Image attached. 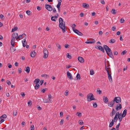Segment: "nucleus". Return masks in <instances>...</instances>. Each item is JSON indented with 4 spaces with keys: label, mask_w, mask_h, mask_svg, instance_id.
<instances>
[{
    "label": "nucleus",
    "mask_w": 130,
    "mask_h": 130,
    "mask_svg": "<svg viewBox=\"0 0 130 130\" xmlns=\"http://www.w3.org/2000/svg\"><path fill=\"white\" fill-rule=\"evenodd\" d=\"M59 27L62 29L63 32H64L66 31V26L65 25V22L63 21L62 19L60 18L59 19Z\"/></svg>",
    "instance_id": "nucleus-1"
},
{
    "label": "nucleus",
    "mask_w": 130,
    "mask_h": 130,
    "mask_svg": "<svg viewBox=\"0 0 130 130\" xmlns=\"http://www.w3.org/2000/svg\"><path fill=\"white\" fill-rule=\"evenodd\" d=\"M103 47L108 56L110 58H113V56L112 55L111 51L108 46L106 45H104Z\"/></svg>",
    "instance_id": "nucleus-2"
},
{
    "label": "nucleus",
    "mask_w": 130,
    "mask_h": 130,
    "mask_svg": "<svg viewBox=\"0 0 130 130\" xmlns=\"http://www.w3.org/2000/svg\"><path fill=\"white\" fill-rule=\"evenodd\" d=\"M94 98V96L91 93H89L87 95V100L88 101L90 102L92 100H95Z\"/></svg>",
    "instance_id": "nucleus-3"
},
{
    "label": "nucleus",
    "mask_w": 130,
    "mask_h": 130,
    "mask_svg": "<svg viewBox=\"0 0 130 130\" xmlns=\"http://www.w3.org/2000/svg\"><path fill=\"white\" fill-rule=\"evenodd\" d=\"M45 7L46 9L49 11H51L53 10L52 6L51 5L46 4L45 5Z\"/></svg>",
    "instance_id": "nucleus-4"
},
{
    "label": "nucleus",
    "mask_w": 130,
    "mask_h": 130,
    "mask_svg": "<svg viewBox=\"0 0 130 130\" xmlns=\"http://www.w3.org/2000/svg\"><path fill=\"white\" fill-rule=\"evenodd\" d=\"M18 36V34L17 32H15L13 33L12 35V38L11 40L12 42H14L15 41V39L17 38Z\"/></svg>",
    "instance_id": "nucleus-5"
},
{
    "label": "nucleus",
    "mask_w": 130,
    "mask_h": 130,
    "mask_svg": "<svg viewBox=\"0 0 130 130\" xmlns=\"http://www.w3.org/2000/svg\"><path fill=\"white\" fill-rule=\"evenodd\" d=\"M114 102L119 103L121 102L120 98L119 97H116L113 100Z\"/></svg>",
    "instance_id": "nucleus-6"
},
{
    "label": "nucleus",
    "mask_w": 130,
    "mask_h": 130,
    "mask_svg": "<svg viewBox=\"0 0 130 130\" xmlns=\"http://www.w3.org/2000/svg\"><path fill=\"white\" fill-rule=\"evenodd\" d=\"M58 14L57 13L56 15L54 16L51 17V20L52 21L55 22L56 21L57 18H58Z\"/></svg>",
    "instance_id": "nucleus-7"
},
{
    "label": "nucleus",
    "mask_w": 130,
    "mask_h": 130,
    "mask_svg": "<svg viewBox=\"0 0 130 130\" xmlns=\"http://www.w3.org/2000/svg\"><path fill=\"white\" fill-rule=\"evenodd\" d=\"M44 56V58H46L48 57V52L47 50H43Z\"/></svg>",
    "instance_id": "nucleus-8"
},
{
    "label": "nucleus",
    "mask_w": 130,
    "mask_h": 130,
    "mask_svg": "<svg viewBox=\"0 0 130 130\" xmlns=\"http://www.w3.org/2000/svg\"><path fill=\"white\" fill-rule=\"evenodd\" d=\"M110 72H108L107 73L108 79H109V81L110 83H112V78L111 76V71H110Z\"/></svg>",
    "instance_id": "nucleus-9"
},
{
    "label": "nucleus",
    "mask_w": 130,
    "mask_h": 130,
    "mask_svg": "<svg viewBox=\"0 0 130 130\" xmlns=\"http://www.w3.org/2000/svg\"><path fill=\"white\" fill-rule=\"evenodd\" d=\"M95 48H96L98 49V50L102 51L103 53L105 52L104 51L103 48L100 45L96 46H95Z\"/></svg>",
    "instance_id": "nucleus-10"
},
{
    "label": "nucleus",
    "mask_w": 130,
    "mask_h": 130,
    "mask_svg": "<svg viewBox=\"0 0 130 130\" xmlns=\"http://www.w3.org/2000/svg\"><path fill=\"white\" fill-rule=\"evenodd\" d=\"M122 108V105L121 104H118L116 106V110L117 111L121 109Z\"/></svg>",
    "instance_id": "nucleus-11"
},
{
    "label": "nucleus",
    "mask_w": 130,
    "mask_h": 130,
    "mask_svg": "<svg viewBox=\"0 0 130 130\" xmlns=\"http://www.w3.org/2000/svg\"><path fill=\"white\" fill-rule=\"evenodd\" d=\"M75 30L74 32L79 36H82L83 35V34L76 29H75Z\"/></svg>",
    "instance_id": "nucleus-12"
},
{
    "label": "nucleus",
    "mask_w": 130,
    "mask_h": 130,
    "mask_svg": "<svg viewBox=\"0 0 130 130\" xmlns=\"http://www.w3.org/2000/svg\"><path fill=\"white\" fill-rule=\"evenodd\" d=\"M78 59L79 61L81 63H83L84 62V58L81 57H78Z\"/></svg>",
    "instance_id": "nucleus-13"
},
{
    "label": "nucleus",
    "mask_w": 130,
    "mask_h": 130,
    "mask_svg": "<svg viewBox=\"0 0 130 130\" xmlns=\"http://www.w3.org/2000/svg\"><path fill=\"white\" fill-rule=\"evenodd\" d=\"M67 74L68 77L71 80H72L73 79V77L72 74L71 73L69 72H67Z\"/></svg>",
    "instance_id": "nucleus-14"
},
{
    "label": "nucleus",
    "mask_w": 130,
    "mask_h": 130,
    "mask_svg": "<svg viewBox=\"0 0 130 130\" xmlns=\"http://www.w3.org/2000/svg\"><path fill=\"white\" fill-rule=\"evenodd\" d=\"M103 101L106 103H107L108 102V99L107 97H105V96L103 97Z\"/></svg>",
    "instance_id": "nucleus-15"
},
{
    "label": "nucleus",
    "mask_w": 130,
    "mask_h": 130,
    "mask_svg": "<svg viewBox=\"0 0 130 130\" xmlns=\"http://www.w3.org/2000/svg\"><path fill=\"white\" fill-rule=\"evenodd\" d=\"M82 6L83 7L86 8H89V5L86 3H84L83 4Z\"/></svg>",
    "instance_id": "nucleus-16"
},
{
    "label": "nucleus",
    "mask_w": 130,
    "mask_h": 130,
    "mask_svg": "<svg viewBox=\"0 0 130 130\" xmlns=\"http://www.w3.org/2000/svg\"><path fill=\"white\" fill-rule=\"evenodd\" d=\"M115 103L114 101L113 100L108 103V105L110 107H112Z\"/></svg>",
    "instance_id": "nucleus-17"
},
{
    "label": "nucleus",
    "mask_w": 130,
    "mask_h": 130,
    "mask_svg": "<svg viewBox=\"0 0 130 130\" xmlns=\"http://www.w3.org/2000/svg\"><path fill=\"white\" fill-rule=\"evenodd\" d=\"M36 53L35 51H33L30 53L31 56L32 57H35L36 56Z\"/></svg>",
    "instance_id": "nucleus-18"
},
{
    "label": "nucleus",
    "mask_w": 130,
    "mask_h": 130,
    "mask_svg": "<svg viewBox=\"0 0 130 130\" xmlns=\"http://www.w3.org/2000/svg\"><path fill=\"white\" fill-rule=\"evenodd\" d=\"M116 112L115 111L114 109H113L112 110V112L110 113V116L111 117L112 116L114 115Z\"/></svg>",
    "instance_id": "nucleus-19"
},
{
    "label": "nucleus",
    "mask_w": 130,
    "mask_h": 130,
    "mask_svg": "<svg viewBox=\"0 0 130 130\" xmlns=\"http://www.w3.org/2000/svg\"><path fill=\"white\" fill-rule=\"evenodd\" d=\"M111 13L113 14H115L117 13V11L114 9H112L111 11Z\"/></svg>",
    "instance_id": "nucleus-20"
},
{
    "label": "nucleus",
    "mask_w": 130,
    "mask_h": 130,
    "mask_svg": "<svg viewBox=\"0 0 130 130\" xmlns=\"http://www.w3.org/2000/svg\"><path fill=\"white\" fill-rule=\"evenodd\" d=\"M25 70L27 72V74H28L30 72V67H27L26 68V69H25Z\"/></svg>",
    "instance_id": "nucleus-21"
},
{
    "label": "nucleus",
    "mask_w": 130,
    "mask_h": 130,
    "mask_svg": "<svg viewBox=\"0 0 130 130\" xmlns=\"http://www.w3.org/2000/svg\"><path fill=\"white\" fill-rule=\"evenodd\" d=\"M24 40V41H22V42L23 44V46L24 47H25L27 44V42L26 41V40L25 39Z\"/></svg>",
    "instance_id": "nucleus-22"
},
{
    "label": "nucleus",
    "mask_w": 130,
    "mask_h": 130,
    "mask_svg": "<svg viewBox=\"0 0 130 130\" xmlns=\"http://www.w3.org/2000/svg\"><path fill=\"white\" fill-rule=\"evenodd\" d=\"M40 81V79H39L37 78L35 80L34 82V83L37 85L38 84Z\"/></svg>",
    "instance_id": "nucleus-23"
},
{
    "label": "nucleus",
    "mask_w": 130,
    "mask_h": 130,
    "mask_svg": "<svg viewBox=\"0 0 130 130\" xmlns=\"http://www.w3.org/2000/svg\"><path fill=\"white\" fill-rule=\"evenodd\" d=\"M56 46L58 47L57 50L58 51H59L61 48V46L58 43L56 44Z\"/></svg>",
    "instance_id": "nucleus-24"
},
{
    "label": "nucleus",
    "mask_w": 130,
    "mask_h": 130,
    "mask_svg": "<svg viewBox=\"0 0 130 130\" xmlns=\"http://www.w3.org/2000/svg\"><path fill=\"white\" fill-rule=\"evenodd\" d=\"M122 116H121V114H119V115L118 116V118H119V121L120 122H121L122 120Z\"/></svg>",
    "instance_id": "nucleus-25"
},
{
    "label": "nucleus",
    "mask_w": 130,
    "mask_h": 130,
    "mask_svg": "<svg viewBox=\"0 0 130 130\" xmlns=\"http://www.w3.org/2000/svg\"><path fill=\"white\" fill-rule=\"evenodd\" d=\"M118 116H117V115H115V117L113 119V121H114L115 122H117L118 118H117Z\"/></svg>",
    "instance_id": "nucleus-26"
},
{
    "label": "nucleus",
    "mask_w": 130,
    "mask_h": 130,
    "mask_svg": "<svg viewBox=\"0 0 130 130\" xmlns=\"http://www.w3.org/2000/svg\"><path fill=\"white\" fill-rule=\"evenodd\" d=\"M96 92L97 93H99V94H101L102 93V92L101 90H100L99 88H98L97 89Z\"/></svg>",
    "instance_id": "nucleus-27"
},
{
    "label": "nucleus",
    "mask_w": 130,
    "mask_h": 130,
    "mask_svg": "<svg viewBox=\"0 0 130 130\" xmlns=\"http://www.w3.org/2000/svg\"><path fill=\"white\" fill-rule=\"evenodd\" d=\"M18 28V27L17 26L14 27V28L12 29L11 32H14L15 31L17 30Z\"/></svg>",
    "instance_id": "nucleus-28"
},
{
    "label": "nucleus",
    "mask_w": 130,
    "mask_h": 130,
    "mask_svg": "<svg viewBox=\"0 0 130 130\" xmlns=\"http://www.w3.org/2000/svg\"><path fill=\"white\" fill-rule=\"evenodd\" d=\"M114 121L113 120H112V121L110 122L109 125V127H112L114 124Z\"/></svg>",
    "instance_id": "nucleus-29"
},
{
    "label": "nucleus",
    "mask_w": 130,
    "mask_h": 130,
    "mask_svg": "<svg viewBox=\"0 0 130 130\" xmlns=\"http://www.w3.org/2000/svg\"><path fill=\"white\" fill-rule=\"evenodd\" d=\"M43 102L45 103H49L50 101L48 100L47 99L44 98L43 100Z\"/></svg>",
    "instance_id": "nucleus-30"
},
{
    "label": "nucleus",
    "mask_w": 130,
    "mask_h": 130,
    "mask_svg": "<svg viewBox=\"0 0 130 130\" xmlns=\"http://www.w3.org/2000/svg\"><path fill=\"white\" fill-rule=\"evenodd\" d=\"M7 116L6 115H3L0 117V119H2V118L5 119L7 117Z\"/></svg>",
    "instance_id": "nucleus-31"
},
{
    "label": "nucleus",
    "mask_w": 130,
    "mask_h": 130,
    "mask_svg": "<svg viewBox=\"0 0 130 130\" xmlns=\"http://www.w3.org/2000/svg\"><path fill=\"white\" fill-rule=\"evenodd\" d=\"M61 5H57L56 7L58 8V12H60V6Z\"/></svg>",
    "instance_id": "nucleus-32"
},
{
    "label": "nucleus",
    "mask_w": 130,
    "mask_h": 130,
    "mask_svg": "<svg viewBox=\"0 0 130 130\" xmlns=\"http://www.w3.org/2000/svg\"><path fill=\"white\" fill-rule=\"evenodd\" d=\"M115 40L114 39H111L109 41L110 43H113L115 42Z\"/></svg>",
    "instance_id": "nucleus-33"
},
{
    "label": "nucleus",
    "mask_w": 130,
    "mask_h": 130,
    "mask_svg": "<svg viewBox=\"0 0 130 130\" xmlns=\"http://www.w3.org/2000/svg\"><path fill=\"white\" fill-rule=\"evenodd\" d=\"M17 114V110H15L13 111V115L15 116H16Z\"/></svg>",
    "instance_id": "nucleus-34"
},
{
    "label": "nucleus",
    "mask_w": 130,
    "mask_h": 130,
    "mask_svg": "<svg viewBox=\"0 0 130 130\" xmlns=\"http://www.w3.org/2000/svg\"><path fill=\"white\" fill-rule=\"evenodd\" d=\"M23 36L22 35H19L16 38V40H20V38H23Z\"/></svg>",
    "instance_id": "nucleus-35"
},
{
    "label": "nucleus",
    "mask_w": 130,
    "mask_h": 130,
    "mask_svg": "<svg viewBox=\"0 0 130 130\" xmlns=\"http://www.w3.org/2000/svg\"><path fill=\"white\" fill-rule=\"evenodd\" d=\"M76 115L80 117H81L82 116L81 113L79 112H77L76 114Z\"/></svg>",
    "instance_id": "nucleus-36"
},
{
    "label": "nucleus",
    "mask_w": 130,
    "mask_h": 130,
    "mask_svg": "<svg viewBox=\"0 0 130 130\" xmlns=\"http://www.w3.org/2000/svg\"><path fill=\"white\" fill-rule=\"evenodd\" d=\"M41 76L42 77H46L47 78H49V77L48 75L46 74L42 75Z\"/></svg>",
    "instance_id": "nucleus-37"
},
{
    "label": "nucleus",
    "mask_w": 130,
    "mask_h": 130,
    "mask_svg": "<svg viewBox=\"0 0 130 130\" xmlns=\"http://www.w3.org/2000/svg\"><path fill=\"white\" fill-rule=\"evenodd\" d=\"M40 87L39 85V84H36V86H35V89H38Z\"/></svg>",
    "instance_id": "nucleus-38"
},
{
    "label": "nucleus",
    "mask_w": 130,
    "mask_h": 130,
    "mask_svg": "<svg viewBox=\"0 0 130 130\" xmlns=\"http://www.w3.org/2000/svg\"><path fill=\"white\" fill-rule=\"evenodd\" d=\"M76 26L75 24H73L72 26V29H73V31H74V30H75V29H76L75 28L76 27Z\"/></svg>",
    "instance_id": "nucleus-39"
},
{
    "label": "nucleus",
    "mask_w": 130,
    "mask_h": 130,
    "mask_svg": "<svg viewBox=\"0 0 130 130\" xmlns=\"http://www.w3.org/2000/svg\"><path fill=\"white\" fill-rule=\"evenodd\" d=\"M76 77L77 79H80V75L79 73H77Z\"/></svg>",
    "instance_id": "nucleus-40"
},
{
    "label": "nucleus",
    "mask_w": 130,
    "mask_h": 130,
    "mask_svg": "<svg viewBox=\"0 0 130 130\" xmlns=\"http://www.w3.org/2000/svg\"><path fill=\"white\" fill-rule=\"evenodd\" d=\"M90 39L87 40V41L85 43L87 44H92L93 43V42H92V41H89Z\"/></svg>",
    "instance_id": "nucleus-41"
},
{
    "label": "nucleus",
    "mask_w": 130,
    "mask_h": 130,
    "mask_svg": "<svg viewBox=\"0 0 130 130\" xmlns=\"http://www.w3.org/2000/svg\"><path fill=\"white\" fill-rule=\"evenodd\" d=\"M126 52L127 51L126 50H124L121 53V54L122 55H123L125 54L126 53Z\"/></svg>",
    "instance_id": "nucleus-42"
},
{
    "label": "nucleus",
    "mask_w": 130,
    "mask_h": 130,
    "mask_svg": "<svg viewBox=\"0 0 130 130\" xmlns=\"http://www.w3.org/2000/svg\"><path fill=\"white\" fill-rule=\"evenodd\" d=\"M0 18L2 20H4L5 17L2 14H1L0 15Z\"/></svg>",
    "instance_id": "nucleus-43"
},
{
    "label": "nucleus",
    "mask_w": 130,
    "mask_h": 130,
    "mask_svg": "<svg viewBox=\"0 0 130 130\" xmlns=\"http://www.w3.org/2000/svg\"><path fill=\"white\" fill-rule=\"evenodd\" d=\"M67 57L69 59H71V56L69 55V54L68 53H67Z\"/></svg>",
    "instance_id": "nucleus-44"
},
{
    "label": "nucleus",
    "mask_w": 130,
    "mask_h": 130,
    "mask_svg": "<svg viewBox=\"0 0 130 130\" xmlns=\"http://www.w3.org/2000/svg\"><path fill=\"white\" fill-rule=\"evenodd\" d=\"M78 123L80 125H82L84 123L82 120H79V121Z\"/></svg>",
    "instance_id": "nucleus-45"
},
{
    "label": "nucleus",
    "mask_w": 130,
    "mask_h": 130,
    "mask_svg": "<svg viewBox=\"0 0 130 130\" xmlns=\"http://www.w3.org/2000/svg\"><path fill=\"white\" fill-rule=\"evenodd\" d=\"M109 69H110V68H107L106 67V64H105V70L107 71V73H108V72H109V71L108 70Z\"/></svg>",
    "instance_id": "nucleus-46"
},
{
    "label": "nucleus",
    "mask_w": 130,
    "mask_h": 130,
    "mask_svg": "<svg viewBox=\"0 0 130 130\" xmlns=\"http://www.w3.org/2000/svg\"><path fill=\"white\" fill-rule=\"evenodd\" d=\"M94 74V71L93 70H91L90 71V74L91 75H92Z\"/></svg>",
    "instance_id": "nucleus-47"
},
{
    "label": "nucleus",
    "mask_w": 130,
    "mask_h": 130,
    "mask_svg": "<svg viewBox=\"0 0 130 130\" xmlns=\"http://www.w3.org/2000/svg\"><path fill=\"white\" fill-rule=\"evenodd\" d=\"M30 130H34V125H31L30 128Z\"/></svg>",
    "instance_id": "nucleus-48"
},
{
    "label": "nucleus",
    "mask_w": 130,
    "mask_h": 130,
    "mask_svg": "<svg viewBox=\"0 0 130 130\" xmlns=\"http://www.w3.org/2000/svg\"><path fill=\"white\" fill-rule=\"evenodd\" d=\"M62 2V0H59L58 1V4L57 5H61V3Z\"/></svg>",
    "instance_id": "nucleus-49"
},
{
    "label": "nucleus",
    "mask_w": 130,
    "mask_h": 130,
    "mask_svg": "<svg viewBox=\"0 0 130 130\" xmlns=\"http://www.w3.org/2000/svg\"><path fill=\"white\" fill-rule=\"evenodd\" d=\"M26 13L28 15H30L31 13V12L29 10H27L26 11Z\"/></svg>",
    "instance_id": "nucleus-50"
},
{
    "label": "nucleus",
    "mask_w": 130,
    "mask_h": 130,
    "mask_svg": "<svg viewBox=\"0 0 130 130\" xmlns=\"http://www.w3.org/2000/svg\"><path fill=\"white\" fill-rule=\"evenodd\" d=\"M64 47L66 48H68L70 47V46L68 44H66L64 45Z\"/></svg>",
    "instance_id": "nucleus-51"
},
{
    "label": "nucleus",
    "mask_w": 130,
    "mask_h": 130,
    "mask_svg": "<svg viewBox=\"0 0 130 130\" xmlns=\"http://www.w3.org/2000/svg\"><path fill=\"white\" fill-rule=\"evenodd\" d=\"M97 106V104L96 103H95L93 104V107L94 108H96V107Z\"/></svg>",
    "instance_id": "nucleus-52"
},
{
    "label": "nucleus",
    "mask_w": 130,
    "mask_h": 130,
    "mask_svg": "<svg viewBox=\"0 0 130 130\" xmlns=\"http://www.w3.org/2000/svg\"><path fill=\"white\" fill-rule=\"evenodd\" d=\"M68 92H69L68 91V90H66L64 93V95L66 96H67L68 95Z\"/></svg>",
    "instance_id": "nucleus-53"
},
{
    "label": "nucleus",
    "mask_w": 130,
    "mask_h": 130,
    "mask_svg": "<svg viewBox=\"0 0 130 130\" xmlns=\"http://www.w3.org/2000/svg\"><path fill=\"white\" fill-rule=\"evenodd\" d=\"M37 108H38V109L39 110H42V108L40 107L39 105H37Z\"/></svg>",
    "instance_id": "nucleus-54"
},
{
    "label": "nucleus",
    "mask_w": 130,
    "mask_h": 130,
    "mask_svg": "<svg viewBox=\"0 0 130 130\" xmlns=\"http://www.w3.org/2000/svg\"><path fill=\"white\" fill-rule=\"evenodd\" d=\"M52 98L51 95V94H50L48 95V100L50 101V99H51Z\"/></svg>",
    "instance_id": "nucleus-55"
},
{
    "label": "nucleus",
    "mask_w": 130,
    "mask_h": 130,
    "mask_svg": "<svg viewBox=\"0 0 130 130\" xmlns=\"http://www.w3.org/2000/svg\"><path fill=\"white\" fill-rule=\"evenodd\" d=\"M10 49L11 50H12L13 52H14L16 50L15 49H14V47L12 46V47L10 48Z\"/></svg>",
    "instance_id": "nucleus-56"
},
{
    "label": "nucleus",
    "mask_w": 130,
    "mask_h": 130,
    "mask_svg": "<svg viewBox=\"0 0 130 130\" xmlns=\"http://www.w3.org/2000/svg\"><path fill=\"white\" fill-rule=\"evenodd\" d=\"M64 122V120L63 119H61L60 122V124L61 125H62Z\"/></svg>",
    "instance_id": "nucleus-57"
},
{
    "label": "nucleus",
    "mask_w": 130,
    "mask_h": 130,
    "mask_svg": "<svg viewBox=\"0 0 130 130\" xmlns=\"http://www.w3.org/2000/svg\"><path fill=\"white\" fill-rule=\"evenodd\" d=\"M28 105H30L32 104V102L30 100L28 102Z\"/></svg>",
    "instance_id": "nucleus-58"
},
{
    "label": "nucleus",
    "mask_w": 130,
    "mask_h": 130,
    "mask_svg": "<svg viewBox=\"0 0 130 130\" xmlns=\"http://www.w3.org/2000/svg\"><path fill=\"white\" fill-rule=\"evenodd\" d=\"M21 94L22 97H24L25 95V94L23 92H21Z\"/></svg>",
    "instance_id": "nucleus-59"
},
{
    "label": "nucleus",
    "mask_w": 130,
    "mask_h": 130,
    "mask_svg": "<svg viewBox=\"0 0 130 130\" xmlns=\"http://www.w3.org/2000/svg\"><path fill=\"white\" fill-rule=\"evenodd\" d=\"M18 72L19 73H21L22 72V69L21 68H19Z\"/></svg>",
    "instance_id": "nucleus-60"
},
{
    "label": "nucleus",
    "mask_w": 130,
    "mask_h": 130,
    "mask_svg": "<svg viewBox=\"0 0 130 130\" xmlns=\"http://www.w3.org/2000/svg\"><path fill=\"white\" fill-rule=\"evenodd\" d=\"M120 123H119V124L117 125L116 126V128L117 129V130H119V127L120 126Z\"/></svg>",
    "instance_id": "nucleus-61"
},
{
    "label": "nucleus",
    "mask_w": 130,
    "mask_h": 130,
    "mask_svg": "<svg viewBox=\"0 0 130 130\" xmlns=\"http://www.w3.org/2000/svg\"><path fill=\"white\" fill-rule=\"evenodd\" d=\"M126 111L127 110L126 109H125V110H124L123 112V114L126 115L127 113Z\"/></svg>",
    "instance_id": "nucleus-62"
},
{
    "label": "nucleus",
    "mask_w": 130,
    "mask_h": 130,
    "mask_svg": "<svg viewBox=\"0 0 130 130\" xmlns=\"http://www.w3.org/2000/svg\"><path fill=\"white\" fill-rule=\"evenodd\" d=\"M116 29V27L115 26H113L112 28V30L113 31L115 30Z\"/></svg>",
    "instance_id": "nucleus-63"
},
{
    "label": "nucleus",
    "mask_w": 130,
    "mask_h": 130,
    "mask_svg": "<svg viewBox=\"0 0 130 130\" xmlns=\"http://www.w3.org/2000/svg\"><path fill=\"white\" fill-rule=\"evenodd\" d=\"M124 21L125 20L123 18H122L120 20V22L122 23H123Z\"/></svg>",
    "instance_id": "nucleus-64"
}]
</instances>
